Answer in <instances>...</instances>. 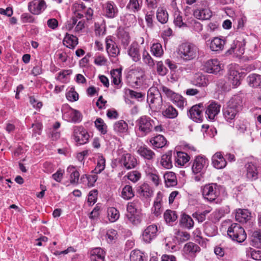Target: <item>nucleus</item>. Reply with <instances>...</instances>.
Masks as SVG:
<instances>
[{
	"label": "nucleus",
	"instance_id": "nucleus-14",
	"mask_svg": "<svg viewBox=\"0 0 261 261\" xmlns=\"http://www.w3.org/2000/svg\"><path fill=\"white\" fill-rule=\"evenodd\" d=\"M46 7V3L44 0H33L28 5L29 11L34 15L40 14Z\"/></svg>",
	"mask_w": 261,
	"mask_h": 261
},
{
	"label": "nucleus",
	"instance_id": "nucleus-24",
	"mask_svg": "<svg viewBox=\"0 0 261 261\" xmlns=\"http://www.w3.org/2000/svg\"><path fill=\"white\" fill-rule=\"evenodd\" d=\"M243 73L236 70H230L228 75V80L231 83L233 88L238 87L241 84V77Z\"/></svg>",
	"mask_w": 261,
	"mask_h": 261
},
{
	"label": "nucleus",
	"instance_id": "nucleus-18",
	"mask_svg": "<svg viewBox=\"0 0 261 261\" xmlns=\"http://www.w3.org/2000/svg\"><path fill=\"white\" fill-rule=\"evenodd\" d=\"M137 152L145 160L152 161L156 157L155 152L146 145L138 147Z\"/></svg>",
	"mask_w": 261,
	"mask_h": 261
},
{
	"label": "nucleus",
	"instance_id": "nucleus-56",
	"mask_svg": "<svg viewBox=\"0 0 261 261\" xmlns=\"http://www.w3.org/2000/svg\"><path fill=\"white\" fill-rule=\"evenodd\" d=\"M106 167V160L102 155H98L97 160V165L94 169L95 173H101Z\"/></svg>",
	"mask_w": 261,
	"mask_h": 261
},
{
	"label": "nucleus",
	"instance_id": "nucleus-19",
	"mask_svg": "<svg viewBox=\"0 0 261 261\" xmlns=\"http://www.w3.org/2000/svg\"><path fill=\"white\" fill-rule=\"evenodd\" d=\"M127 54L134 62H137L140 61L141 53L140 46L138 42L136 41L132 42L128 48Z\"/></svg>",
	"mask_w": 261,
	"mask_h": 261
},
{
	"label": "nucleus",
	"instance_id": "nucleus-8",
	"mask_svg": "<svg viewBox=\"0 0 261 261\" xmlns=\"http://www.w3.org/2000/svg\"><path fill=\"white\" fill-rule=\"evenodd\" d=\"M72 129V137L77 144L83 145L89 141L90 135L83 126L75 125Z\"/></svg>",
	"mask_w": 261,
	"mask_h": 261
},
{
	"label": "nucleus",
	"instance_id": "nucleus-22",
	"mask_svg": "<svg viewBox=\"0 0 261 261\" xmlns=\"http://www.w3.org/2000/svg\"><path fill=\"white\" fill-rule=\"evenodd\" d=\"M213 166L218 169L224 168L227 164L226 159L221 152H217L212 158Z\"/></svg>",
	"mask_w": 261,
	"mask_h": 261
},
{
	"label": "nucleus",
	"instance_id": "nucleus-5",
	"mask_svg": "<svg viewBox=\"0 0 261 261\" xmlns=\"http://www.w3.org/2000/svg\"><path fill=\"white\" fill-rule=\"evenodd\" d=\"M227 234L233 241L241 243L243 242L247 238L244 229L238 223H232L228 228Z\"/></svg>",
	"mask_w": 261,
	"mask_h": 261
},
{
	"label": "nucleus",
	"instance_id": "nucleus-59",
	"mask_svg": "<svg viewBox=\"0 0 261 261\" xmlns=\"http://www.w3.org/2000/svg\"><path fill=\"white\" fill-rule=\"evenodd\" d=\"M126 94L129 95L131 98H134L138 101L142 100L145 97V94L140 92H137L131 89L126 90Z\"/></svg>",
	"mask_w": 261,
	"mask_h": 261
},
{
	"label": "nucleus",
	"instance_id": "nucleus-15",
	"mask_svg": "<svg viewBox=\"0 0 261 261\" xmlns=\"http://www.w3.org/2000/svg\"><path fill=\"white\" fill-rule=\"evenodd\" d=\"M120 162L126 169L134 168L137 165L136 158L128 153H124L121 155Z\"/></svg>",
	"mask_w": 261,
	"mask_h": 261
},
{
	"label": "nucleus",
	"instance_id": "nucleus-35",
	"mask_svg": "<svg viewBox=\"0 0 261 261\" xmlns=\"http://www.w3.org/2000/svg\"><path fill=\"white\" fill-rule=\"evenodd\" d=\"M183 251L186 254L195 255V253L200 252V248L198 245L193 242H189L185 245Z\"/></svg>",
	"mask_w": 261,
	"mask_h": 261
},
{
	"label": "nucleus",
	"instance_id": "nucleus-41",
	"mask_svg": "<svg viewBox=\"0 0 261 261\" xmlns=\"http://www.w3.org/2000/svg\"><path fill=\"white\" fill-rule=\"evenodd\" d=\"M121 198L126 200L131 199L135 196V192L131 186L125 185L122 189L121 195Z\"/></svg>",
	"mask_w": 261,
	"mask_h": 261
},
{
	"label": "nucleus",
	"instance_id": "nucleus-37",
	"mask_svg": "<svg viewBox=\"0 0 261 261\" xmlns=\"http://www.w3.org/2000/svg\"><path fill=\"white\" fill-rule=\"evenodd\" d=\"M164 178L167 187L175 186L177 184L176 176L173 172H167L164 174Z\"/></svg>",
	"mask_w": 261,
	"mask_h": 261
},
{
	"label": "nucleus",
	"instance_id": "nucleus-2",
	"mask_svg": "<svg viewBox=\"0 0 261 261\" xmlns=\"http://www.w3.org/2000/svg\"><path fill=\"white\" fill-rule=\"evenodd\" d=\"M147 101L151 110L158 111L161 109L163 103L162 93L156 87H152L149 89Z\"/></svg>",
	"mask_w": 261,
	"mask_h": 261
},
{
	"label": "nucleus",
	"instance_id": "nucleus-58",
	"mask_svg": "<svg viewBox=\"0 0 261 261\" xmlns=\"http://www.w3.org/2000/svg\"><path fill=\"white\" fill-rule=\"evenodd\" d=\"M111 75L112 78V83L115 85L118 86L121 82V70L119 69L113 70L111 71Z\"/></svg>",
	"mask_w": 261,
	"mask_h": 261
},
{
	"label": "nucleus",
	"instance_id": "nucleus-25",
	"mask_svg": "<svg viewBox=\"0 0 261 261\" xmlns=\"http://www.w3.org/2000/svg\"><path fill=\"white\" fill-rule=\"evenodd\" d=\"M106 49L110 56L115 57L118 55L120 50L117 45L111 39L107 38L106 40Z\"/></svg>",
	"mask_w": 261,
	"mask_h": 261
},
{
	"label": "nucleus",
	"instance_id": "nucleus-1",
	"mask_svg": "<svg viewBox=\"0 0 261 261\" xmlns=\"http://www.w3.org/2000/svg\"><path fill=\"white\" fill-rule=\"evenodd\" d=\"M220 186L215 183L205 184L200 188L203 198L210 203H217L216 200L220 195Z\"/></svg>",
	"mask_w": 261,
	"mask_h": 261
},
{
	"label": "nucleus",
	"instance_id": "nucleus-17",
	"mask_svg": "<svg viewBox=\"0 0 261 261\" xmlns=\"http://www.w3.org/2000/svg\"><path fill=\"white\" fill-rule=\"evenodd\" d=\"M205 71L209 73H218L221 70V67L219 61L217 59L207 60L204 65Z\"/></svg>",
	"mask_w": 261,
	"mask_h": 261
},
{
	"label": "nucleus",
	"instance_id": "nucleus-51",
	"mask_svg": "<svg viewBox=\"0 0 261 261\" xmlns=\"http://www.w3.org/2000/svg\"><path fill=\"white\" fill-rule=\"evenodd\" d=\"M194 84L198 87H205L208 84V80L205 76L202 74H197L194 80Z\"/></svg>",
	"mask_w": 261,
	"mask_h": 261
},
{
	"label": "nucleus",
	"instance_id": "nucleus-23",
	"mask_svg": "<svg viewBox=\"0 0 261 261\" xmlns=\"http://www.w3.org/2000/svg\"><path fill=\"white\" fill-rule=\"evenodd\" d=\"M193 15L197 19L207 20L212 17V12L208 8H200L195 10L193 12Z\"/></svg>",
	"mask_w": 261,
	"mask_h": 261
},
{
	"label": "nucleus",
	"instance_id": "nucleus-44",
	"mask_svg": "<svg viewBox=\"0 0 261 261\" xmlns=\"http://www.w3.org/2000/svg\"><path fill=\"white\" fill-rule=\"evenodd\" d=\"M247 82L251 87L261 86V76L256 74H251L247 77Z\"/></svg>",
	"mask_w": 261,
	"mask_h": 261
},
{
	"label": "nucleus",
	"instance_id": "nucleus-12",
	"mask_svg": "<svg viewBox=\"0 0 261 261\" xmlns=\"http://www.w3.org/2000/svg\"><path fill=\"white\" fill-rule=\"evenodd\" d=\"M204 106L202 103L195 105L192 107L189 111V116L191 119L196 122H200L202 121V111Z\"/></svg>",
	"mask_w": 261,
	"mask_h": 261
},
{
	"label": "nucleus",
	"instance_id": "nucleus-42",
	"mask_svg": "<svg viewBox=\"0 0 261 261\" xmlns=\"http://www.w3.org/2000/svg\"><path fill=\"white\" fill-rule=\"evenodd\" d=\"M190 156L184 152H177L175 156V161L176 166H184L190 160Z\"/></svg>",
	"mask_w": 261,
	"mask_h": 261
},
{
	"label": "nucleus",
	"instance_id": "nucleus-10",
	"mask_svg": "<svg viewBox=\"0 0 261 261\" xmlns=\"http://www.w3.org/2000/svg\"><path fill=\"white\" fill-rule=\"evenodd\" d=\"M208 160L204 157L197 156L195 158L192 166V170L194 174L203 172L208 166Z\"/></svg>",
	"mask_w": 261,
	"mask_h": 261
},
{
	"label": "nucleus",
	"instance_id": "nucleus-38",
	"mask_svg": "<svg viewBox=\"0 0 261 261\" xmlns=\"http://www.w3.org/2000/svg\"><path fill=\"white\" fill-rule=\"evenodd\" d=\"M63 43L69 48H74L78 44V39L73 35L66 33L63 39Z\"/></svg>",
	"mask_w": 261,
	"mask_h": 261
},
{
	"label": "nucleus",
	"instance_id": "nucleus-9",
	"mask_svg": "<svg viewBox=\"0 0 261 261\" xmlns=\"http://www.w3.org/2000/svg\"><path fill=\"white\" fill-rule=\"evenodd\" d=\"M246 178L250 181H254L258 179L259 173H261L260 168L257 166L256 163L248 162L244 166Z\"/></svg>",
	"mask_w": 261,
	"mask_h": 261
},
{
	"label": "nucleus",
	"instance_id": "nucleus-3",
	"mask_svg": "<svg viewBox=\"0 0 261 261\" xmlns=\"http://www.w3.org/2000/svg\"><path fill=\"white\" fill-rule=\"evenodd\" d=\"M198 52L197 46L191 43L185 42L181 44L178 48L177 54L180 58L185 61H190L194 59Z\"/></svg>",
	"mask_w": 261,
	"mask_h": 261
},
{
	"label": "nucleus",
	"instance_id": "nucleus-21",
	"mask_svg": "<svg viewBox=\"0 0 261 261\" xmlns=\"http://www.w3.org/2000/svg\"><path fill=\"white\" fill-rule=\"evenodd\" d=\"M226 40L220 37H214L210 44V49L215 52L220 53L224 48Z\"/></svg>",
	"mask_w": 261,
	"mask_h": 261
},
{
	"label": "nucleus",
	"instance_id": "nucleus-11",
	"mask_svg": "<svg viewBox=\"0 0 261 261\" xmlns=\"http://www.w3.org/2000/svg\"><path fill=\"white\" fill-rule=\"evenodd\" d=\"M103 15L109 18L116 17L118 14V9L113 1H108L102 6Z\"/></svg>",
	"mask_w": 261,
	"mask_h": 261
},
{
	"label": "nucleus",
	"instance_id": "nucleus-13",
	"mask_svg": "<svg viewBox=\"0 0 261 261\" xmlns=\"http://www.w3.org/2000/svg\"><path fill=\"white\" fill-rule=\"evenodd\" d=\"M158 232L157 225L155 224H151L147 226L143 230L142 237L143 241L146 243H149L157 236Z\"/></svg>",
	"mask_w": 261,
	"mask_h": 261
},
{
	"label": "nucleus",
	"instance_id": "nucleus-46",
	"mask_svg": "<svg viewBox=\"0 0 261 261\" xmlns=\"http://www.w3.org/2000/svg\"><path fill=\"white\" fill-rule=\"evenodd\" d=\"M164 218L166 223L171 225L172 223L176 221L177 215L176 212L170 210H167L164 214Z\"/></svg>",
	"mask_w": 261,
	"mask_h": 261
},
{
	"label": "nucleus",
	"instance_id": "nucleus-47",
	"mask_svg": "<svg viewBox=\"0 0 261 261\" xmlns=\"http://www.w3.org/2000/svg\"><path fill=\"white\" fill-rule=\"evenodd\" d=\"M156 18L161 23H166L168 20V14L166 10L163 8H159L156 12Z\"/></svg>",
	"mask_w": 261,
	"mask_h": 261
},
{
	"label": "nucleus",
	"instance_id": "nucleus-61",
	"mask_svg": "<svg viewBox=\"0 0 261 261\" xmlns=\"http://www.w3.org/2000/svg\"><path fill=\"white\" fill-rule=\"evenodd\" d=\"M174 17V23L175 25L179 28L186 26V24L183 22L182 16L179 11H175Z\"/></svg>",
	"mask_w": 261,
	"mask_h": 261
},
{
	"label": "nucleus",
	"instance_id": "nucleus-7",
	"mask_svg": "<svg viewBox=\"0 0 261 261\" xmlns=\"http://www.w3.org/2000/svg\"><path fill=\"white\" fill-rule=\"evenodd\" d=\"M62 113L64 119L69 122L77 123L81 122L82 120L83 116L81 113L69 106L64 107Z\"/></svg>",
	"mask_w": 261,
	"mask_h": 261
},
{
	"label": "nucleus",
	"instance_id": "nucleus-62",
	"mask_svg": "<svg viewBox=\"0 0 261 261\" xmlns=\"http://www.w3.org/2000/svg\"><path fill=\"white\" fill-rule=\"evenodd\" d=\"M189 26L194 31L200 32L203 29L202 24L195 19H192L189 21Z\"/></svg>",
	"mask_w": 261,
	"mask_h": 261
},
{
	"label": "nucleus",
	"instance_id": "nucleus-50",
	"mask_svg": "<svg viewBox=\"0 0 261 261\" xmlns=\"http://www.w3.org/2000/svg\"><path fill=\"white\" fill-rule=\"evenodd\" d=\"M150 51L156 57H161L164 54L162 45L159 43H153L150 47Z\"/></svg>",
	"mask_w": 261,
	"mask_h": 261
},
{
	"label": "nucleus",
	"instance_id": "nucleus-29",
	"mask_svg": "<svg viewBox=\"0 0 261 261\" xmlns=\"http://www.w3.org/2000/svg\"><path fill=\"white\" fill-rule=\"evenodd\" d=\"M118 38L123 47L126 48L130 41V36L129 33L123 29H119L118 33Z\"/></svg>",
	"mask_w": 261,
	"mask_h": 261
},
{
	"label": "nucleus",
	"instance_id": "nucleus-40",
	"mask_svg": "<svg viewBox=\"0 0 261 261\" xmlns=\"http://www.w3.org/2000/svg\"><path fill=\"white\" fill-rule=\"evenodd\" d=\"M179 223L182 227L188 229L192 228L194 224L192 218L189 215L186 214H184L181 216Z\"/></svg>",
	"mask_w": 261,
	"mask_h": 261
},
{
	"label": "nucleus",
	"instance_id": "nucleus-31",
	"mask_svg": "<svg viewBox=\"0 0 261 261\" xmlns=\"http://www.w3.org/2000/svg\"><path fill=\"white\" fill-rule=\"evenodd\" d=\"M227 107L239 112L242 107V98L238 95L233 96L227 102Z\"/></svg>",
	"mask_w": 261,
	"mask_h": 261
},
{
	"label": "nucleus",
	"instance_id": "nucleus-27",
	"mask_svg": "<svg viewBox=\"0 0 261 261\" xmlns=\"http://www.w3.org/2000/svg\"><path fill=\"white\" fill-rule=\"evenodd\" d=\"M106 253L100 248H95L90 251V258L91 261H104Z\"/></svg>",
	"mask_w": 261,
	"mask_h": 261
},
{
	"label": "nucleus",
	"instance_id": "nucleus-53",
	"mask_svg": "<svg viewBox=\"0 0 261 261\" xmlns=\"http://www.w3.org/2000/svg\"><path fill=\"white\" fill-rule=\"evenodd\" d=\"M159 90L162 92V94L170 100L175 97V95L177 94L171 89L163 85H161L159 86Z\"/></svg>",
	"mask_w": 261,
	"mask_h": 261
},
{
	"label": "nucleus",
	"instance_id": "nucleus-60",
	"mask_svg": "<svg viewBox=\"0 0 261 261\" xmlns=\"http://www.w3.org/2000/svg\"><path fill=\"white\" fill-rule=\"evenodd\" d=\"M204 233L208 237H213L217 233V227L211 224H206L204 227Z\"/></svg>",
	"mask_w": 261,
	"mask_h": 261
},
{
	"label": "nucleus",
	"instance_id": "nucleus-45",
	"mask_svg": "<svg viewBox=\"0 0 261 261\" xmlns=\"http://www.w3.org/2000/svg\"><path fill=\"white\" fill-rule=\"evenodd\" d=\"M161 164L166 169H170L172 167V154L171 152H168L162 156Z\"/></svg>",
	"mask_w": 261,
	"mask_h": 261
},
{
	"label": "nucleus",
	"instance_id": "nucleus-33",
	"mask_svg": "<svg viewBox=\"0 0 261 261\" xmlns=\"http://www.w3.org/2000/svg\"><path fill=\"white\" fill-rule=\"evenodd\" d=\"M238 112L237 110L226 106L223 110V115L226 121L231 123L235 119Z\"/></svg>",
	"mask_w": 261,
	"mask_h": 261
},
{
	"label": "nucleus",
	"instance_id": "nucleus-39",
	"mask_svg": "<svg viewBox=\"0 0 261 261\" xmlns=\"http://www.w3.org/2000/svg\"><path fill=\"white\" fill-rule=\"evenodd\" d=\"M67 172L70 174V182L71 184H77L79 182L80 173L76 167L70 165L67 169Z\"/></svg>",
	"mask_w": 261,
	"mask_h": 261
},
{
	"label": "nucleus",
	"instance_id": "nucleus-6",
	"mask_svg": "<svg viewBox=\"0 0 261 261\" xmlns=\"http://www.w3.org/2000/svg\"><path fill=\"white\" fill-rule=\"evenodd\" d=\"M140 207L141 202L139 199H135L128 202L126 205V210L128 213L126 217L128 221L133 224L137 225L140 223L137 215L140 212Z\"/></svg>",
	"mask_w": 261,
	"mask_h": 261
},
{
	"label": "nucleus",
	"instance_id": "nucleus-54",
	"mask_svg": "<svg viewBox=\"0 0 261 261\" xmlns=\"http://www.w3.org/2000/svg\"><path fill=\"white\" fill-rule=\"evenodd\" d=\"M246 255L254 260H261V250H256L249 248L246 251Z\"/></svg>",
	"mask_w": 261,
	"mask_h": 261
},
{
	"label": "nucleus",
	"instance_id": "nucleus-32",
	"mask_svg": "<svg viewBox=\"0 0 261 261\" xmlns=\"http://www.w3.org/2000/svg\"><path fill=\"white\" fill-rule=\"evenodd\" d=\"M154 148H160L165 146L167 140L163 135H158L151 138L149 141Z\"/></svg>",
	"mask_w": 261,
	"mask_h": 261
},
{
	"label": "nucleus",
	"instance_id": "nucleus-49",
	"mask_svg": "<svg viewBox=\"0 0 261 261\" xmlns=\"http://www.w3.org/2000/svg\"><path fill=\"white\" fill-rule=\"evenodd\" d=\"M162 198L158 194L154 201L153 205L151 208L153 214L158 216L161 215L162 211Z\"/></svg>",
	"mask_w": 261,
	"mask_h": 261
},
{
	"label": "nucleus",
	"instance_id": "nucleus-52",
	"mask_svg": "<svg viewBox=\"0 0 261 261\" xmlns=\"http://www.w3.org/2000/svg\"><path fill=\"white\" fill-rule=\"evenodd\" d=\"M130 261H145L146 257L144 254L139 250H133L130 254Z\"/></svg>",
	"mask_w": 261,
	"mask_h": 261
},
{
	"label": "nucleus",
	"instance_id": "nucleus-28",
	"mask_svg": "<svg viewBox=\"0 0 261 261\" xmlns=\"http://www.w3.org/2000/svg\"><path fill=\"white\" fill-rule=\"evenodd\" d=\"M244 47L243 44L238 41H234L231 45L230 48L227 51L229 54H234L237 56H241L244 54Z\"/></svg>",
	"mask_w": 261,
	"mask_h": 261
},
{
	"label": "nucleus",
	"instance_id": "nucleus-20",
	"mask_svg": "<svg viewBox=\"0 0 261 261\" xmlns=\"http://www.w3.org/2000/svg\"><path fill=\"white\" fill-rule=\"evenodd\" d=\"M137 192L139 197L143 199H147L153 196V190L150 186L146 183L139 186L137 189Z\"/></svg>",
	"mask_w": 261,
	"mask_h": 261
},
{
	"label": "nucleus",
	"instance_id": "nucleus-64",
	"mask_svg": "<svg viewBox=\"0 0 261 261\" xmlns=\"http://www.w3.org/2000/svg\"><path fill=\"white\" fill-rule=\"evenodd\" d=\"M141 177V174L137 171H133L128 173L127 178L133 182L138 181Z\"/></svg>",
	"mask_w": 261,
	"mask_h": 261
},
{
	"label": "nucleus",
	"instance_id": "nucleus-26",
	"mask_svg": "<svg viewBox=\"0 0 261 261\" xmlns=\"http://www.w3.org/2000/svg\"><path fill=\"white\" fill-rule=\"evenodd\" d=\"M113 128L115 133L119 135H126L128 132V124L123 120L116 121Z\"/></svg>",
	"mask_w": 261,
	"mask_h": 261
},
{
	"label": "nucleus",
	"instance_id": "nucleus-48",
	"mask_svg": "<svg viewBox=\"0 0 261 261\" xmlns=\"http://www.w3.org/2000/svg\"><path fill=\"white\" fill-rule=\"evenodd\" d=\"M170 100L181 110L184 109L185 106L187 104L185 98L178 93L175 95V97L172 98Z\"/></svg>",
	"mask_w": 261,
	"mask_h": 261
},
{
	"label": "nucleus",
	"instance_id": "nucleus-63",
	"mask_svg": "<svg viewBox=\"0 0 261 261\" xmlns=\"http://www.w3.org/2000/svg\"><path fill=\"white\" fill-rule=\"evenodd\" d=\"M142 60L145 64L150 67H152L154 65L153 60L145 49L142 53Z\"/></svg>",
	"mask_w": 261,
	"mask_h": 261
},
{
	"label": "nucleus",
	"instance_id": "nucleus-43",
	"mask_svg": "<svg viewBox=\"0 0 261 261\" xmlns=\"http://www.w3.org/2000/svg\"><path fill=\"white\" fill-rule=\"evenodd\" d=\"M142 0H129L126 8L132 12L139 11L142 6Z\"/></svg>",
	"mask_w": 261,
	"mask_h": 261
},
{
	"label": "nucleus",
	"instance_id": "nucleus-36",
	"mask_svg": "<svg viewBox=\"0 0 261 261\" xmlns=\"http://www.w3.org/2000/svg\"><path fill=\"white\" fill-rule=\"evenodd\" d=\"M162 115L166 118L174 119L177 117L178 113L173 106L168 105L162 111Z\"/></svg>",
	"mask_w": 261,
	"mask_h": 261
},
{
	"label": "nucleus",
	"instance_id": "nucleus-16",
	"mask_svg": "<svg viewBox=\"0 0 261 261\" xmlns=\"http://www.w3.org/2000/svg\"><path fill=\"white\" fill-rule=\"evenodd\" d=\"M221 105L215 101H212L206 107L205 116L207 119L214 120L220 111Z\"/></svg>",
	"mask_w": 261,
	"mask_h": 261
},
{
	"label": "nucleus",
	"instance_id": "nucleus-30",
	"mask_svg": "<svg viewBox=\"0 0 261 261\" xmlns=\"http://www.w3.org/2000/svg\"><path fill=\"white\" fill-rule=\"evenodd\" d=\"M251 214L247 210L239 209L237 211L235 218L236 221L240 223H246L251 217Z\"/></svg>",
	"mask_w": 261,
	"mask_h": 261
},
{
	"label": "nucleus",
	"instance_id": "nucleus-4",
	"mask_svg": "<svg viewBox=\"0 0 261 261\" xmlns=\"http://www.w3.org/2000/svg\"><path fill=\"white\" fill-rule=\"evenodd\" d=\"M136 128L143 136H146L152 132L155 125L154 121L150 117L144 115L139 117L136 122Z\"/></svg>",
	"mask_w": 261,
	"mask_h": 261
},
{
	"label": "nucleus",
	"instance_id": "nucleus-57",
	"mask_svg": "<svg viewBox=\"0 0 261 261\" xmlns=\"http://www.w3.org/2000/svg\"><path fill=\"white\" fill-rule=\"evenodd\" d=\"M95 125L102 134L104 135L107 133V125L101 118H98L96 119Z\"/></svg>",
	"mask_w": 261,
	"mask_h": 261
},
{
	"label": "nucleus",
	"instance_id": "nucleus-55",
	"mask_svg": "<svg viewBox=\"0 0 261 261\" xmlns=\"http://www.w3.org/2000/svg\"><path fill=\"white\" fill-rule=\"evenodd\" d=\"M108 216L111 222L116 221L119 218V211L115 207H111L108 209Z\"/></svg>",
	"mask_w": 261,
	"mask_h": 261
},
{
	"label": "nucleus",
	"instance_id": "nucleus-34",
	"mask_svg": "<svg viewBox=\"0 0 261 261\" xmlns=\"http://www.w3.org/2000/svg\"><path fill=\"white\" fill-rule=\"evenodd\" d=\"M145 172L147 178L150 180L155 186H158L160 184L161 180L157 171L154 168H148L146 169Z\"/></svg>",
	"mask_w": 261,
	"mask_h": 261
}]
</instances>
